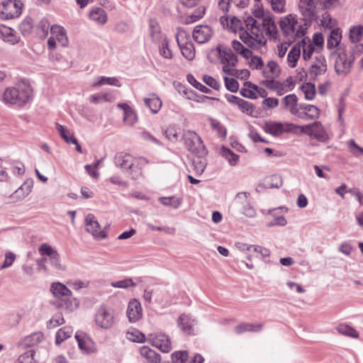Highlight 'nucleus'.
Returning a JSON list of instances; mask_svg holds the SVG:
<instances>
[{"label": "nucleus", "mask_w": 363, "mask_h": 363, "mask_svg": "<svg viewBox=\"0 0 363 363\" xmlns=\"http://www.w3.org/2000/svg\"><path fill=\"white\" fill-rule=\"evenodd\" d=\"M363 35V26L359 24L350 29V40L352 43L359 42Z\"/></svg>", "instance_id": "nucleus-42"}, {"label": "nucleus", "mask_w": 363, "mask_h": 363, "mask_svg": "<svg viewBox=\"0 0 363 363\" xmlns=\"http://www.w3.org/2000/svg\"><path fill=\"white\" fill-rule=\"evenodd\" d=\"M50 34L62 46L65 47L67 45L68 38L67 33L62 26L58 24H52L50 27Z\"/></svg>", "instance_id": "nucleus-21"}, {"label": "nucleus", "mask_w": 363, "mask_h": 363, "mask_svg": "<svg viewBox=\"0 0 363 363\" xmlns=\"http://www.w3.org/2000/svg\"><path fill=\"white\" fill-rule=\"evenodd\" d=\"M89 19L98 23H106L107 21V15L104 9L100 7H94L89 12Z\"/></svg>", "instance_id": "nucleus-31"}, {"label": "nucleus", "mask_w": 363, "mask_h": 363, "mask_svg": "<svg viewBox=\"0 0 363 363\" xmlns=\"http://www.w3.org/2000/svg\"><path fill=\"white\" fill-rule=\"evenodd\" d=\"M238 210L245 216L252 218L255 216V211L248 201L238 206Z\"/></svg>", "instance_id": "nucleus-47"}, {"label": "nucleus", "mask_w": 363, "mask_h": 363, "mask_svg": "<svg viewBox=\"0 0 363 363\" xmlns=\"http://www.w3.org/2000/svg\"><path fill=\"white\" fill-rule=\"evenodd\" d=\"M160 54L164 58H172V52L169 48V40L167 38H164L163 41L161 42V46L160 47Z\"/></svg>", "instance_id": "nucleus-51"}, {"label": "nucleus", "mask_w": 363, "mask_h": 363, "mask_svg": "<svg viewBox=\"0 0 363 363\" xmlns=\"http://www.w3.org/2000/svg\"><path fill=\"white\" fill-rule=\"evenodd\" d=\"M301 90L304 93L305 98L307 100H313L315 97L316 91L315 86L311 82H306L300 87Z\"/></svg>", "instance_id": "nucleus-39"}, {"label": "nucleus", "mask_w": 363, "mask_h": 363, "mask_svg": "<svg viewBox=\"0 0 363 363\" xmlns=\"http://www.w3.org/2000/svg\"><path fill=\"white\" fill-rule=\"evenodd\" d=\"M86 230L91 233L95 238L103 239L107 234L101 230V226L93 214H88L85 218Z\"/></svg>", "instance_id": "nucleus-12"}, {"label": "nucleus", "mask_w": 363, "mask_h": 363, "mask_svg": "<svg viewBox=\"0 0 363 363\" xmlns=\"http://www.w3.org/2000/svg\"><path fill=\"white\" fill-rule=\"evenodd\" d=\"M50 291L59 298L57 304L58 308H65L69 311H72L77 308V300L72 298V291L65 284L60 282L52 283Z\"/></svg>", "instance_id": "nucleus-3"}, {"label": "nucleus", "mask_w": 363, "mask_h": 363, "mask_svg": "<svg viewBox=\"0 0 363 363\" xmlns=\"http://www.w3.org/2000/svg\"><path fill=\"white\" fill-rule=\"evenodd\" d=\"M206 9L204 6L198 7L190 16L191 23L200 20L205 14Z\"/></svg>", "instance_id": "nucleus-58"}, {"label": "nucleus", "mask_w": 363, "mask_h": 363, "mask_svg": "<svg viewBox=\"0 0 363 363\" xmlns=\"http://www.w3.org/2000/svg\"><path fill=\"white\" fill-rule=\"evenodd\" d=\"M112 286L116 288L128 289L129 287H135L136 284L132 279H125L124 280L118 281L112 283Z\"/></svg>", "instance_id": "nucleus-56"}, {"label": "nucleus", "mask_w": 363, "mask_h": 363, "mask_svg": "<svg viewBox=\"0 0 363 363\" xmlns=\"http://www.w3.org/2000/svg\"><path fill=\"white\" fill-rule=\"evenodd\" d=\"M150 36L154 42L161 43L164 38H167L165 35L162 33L159 24H150Z\"/></svg>", "instance_id": "nucleus-36"}, {"label": "nucleus", "mask_w": 363, "mask_h": 363, "mask_svg": "<svg viewBox=\"0 0 363 363\" xmlns=\"http://www.w3.org/2000/svg\"><path fill=\"white\" fill-rule=\"evenodd\" d=\"M230 0H219L218 6L224 13L220 18V23H241V21L234 16L226 14Z\"/></svg>", "instance_id": "nucleus-23"}, {"label": "nucleus", "mask_w": 363, "mask_h": 363, "mask_svg": "<svg viewBox=\"0 0 363 363\" xmlns=\"http://www.w3.org/2000/svg\"><path fill=\"white\" fill-rule=\"evenodd\" d=\"M220 155L228 161L231 166L237 164L239 156L233 152L230 149L223 146L220 149Z\"/></svg>", "instance_id": "nucleus-35"}, {"label": "nucleus", "mask_w": 363, "mask_h": 363, "mask_svg": "<svg viewBox=\"0 0 363 363\" xmlns=\"http://www.w3.org/2000/svg\"><path fill=\"white\" fill-rule=\"evenodd\" d=\"M316 60H318V57H316ZM318 62L321 63L323 67L316 64H314L310 67V69L308 72L311 76V79L314 81L317 80L318 75L324 74L327 70V65L325 57H321L318 60Z\"/></svg>", "instance_id": "nucleus-25"}, {"label": "nucleus", "mask_w": 363, "mask_h": 363, "mask_svg": "<svg viewBox=\"0 0 363 363\" xmlns=\"http://www.w3.org/2000/svg\"><path fill=\"white\" fill-rule=\"evenodd\" d=\"M301 55L300 45H294L289 51L287 60L289 63V66L292 68L296 66L297 62Z\"/></svg>", "instance_id": "nucleus-33"}, {"label": "nucleus", "mask_w": 363, "mask_h": 363, "mask_svg": "<svg viewBox=\"0 0 363 363\" xmlns=\"http://www.w3.org/2000/svg\"><path fill=\"white\" fill-rule=\"evenodd\" d=\"M75 338L78 342L79 348L85 354H91L96 351L93 340L84 334L77 333Z\"/></svg>", "instance_id": "nucleus-19"}, {"label": "nucleus", "mask_w": 363, "mask_h": 363, "mask_svg": "<svg viewBox=\"0 0 363 363\" xmlns=\"http://www.w3.org/2000/svg\"><path fill=\"white\" fill-rule=\"evenodd\" d=\"M297 128L311 137H314L318 140H322L325 137V132L322 124L320 122H314L306 125H297Z\"/></svg>", "instance_id": "nucleus-13"}, {"label": "nucleus", "mask_w": 363, "mask_h": 363, "mask_svg": "<svg viewBox=\"0 0 363 363\" xmlns=\"http://www.w3.org/2000/svg\"><path fill=\"white\" fill-rule=\"evenodd\" d=\"M252 13L255 18L262 21V23H274L270 11L264 10L259 5L255 6Z\"/></svg>", "instance_id": "nucleus-24"}, {"label": "nucleus", "mask_w": 363, "mask_h": 363, "mask_svg": "<svg viewBox=\"0 0 363 363\" xmlns=\"http://www.w3.org/2000/svg\"><path fill=\"white\" fill-rule=\"evenodd\" d=\"M35 354V352L33 350H29L20 355L16 363H36Z\"/></svg>", "instance_id": "nucleus-45"}, {"label": "nucleus", "mask_w": 363, "mask_h": 363, "mask_svg": "<svg viewBox=\"0 0 363 363\" xmlns=\"http://www.w3.org/2000/svg\"><path fill=\"white\" fill-rule=\"evenodd\" d=\"M144 102L152 113H157L162 106V101L155 94H152L150 98H145Z\"/></svg>", "instance_id": "nucleus-29"}, {"label": "nucleus", "mask_w": 363, "mask_h": 363, "mask_svg": "<svg viewBox=\"0 0 363 363\" xmlns=\"http://www.w3.org/2000/svg\"><path fill=\"white\" fill-rule=\"evenodd\" d=\"M159 201L164 206H169L174 208H178L181 205V201L179 199H177L174 196L171 197H160Z\"/></svg>", "instance_id": "nucleus-48"}, {"label": "nucleus", "mask_w": 363, "mask_h": 363, "mask_svg": "<svg viewBox=\"0 0 363 363\" xmlns=\"http://www.w3.org/2000/svg\"><path fill=\"white\" fill-rule=\"evenodd\" d=\"M188 82L196 89H199L203 93L209 94L211 93V90L207 88L206 86L199 82L192 74H188L187 77Z\"/></svg>", "instance_id": "nucleus-50"}, {"label": "nucleus", "mask_w": 363, "mask_h": 363, "mask_svg": "<svg viewBox=\"0 0 363 363\" xmlns=\"http://www.w3.org/2000/svg\"><path fill=\"white\" fill-rule=\"evenodd\" d=\"M137 120V115L132 108L123 113V122L129 125H133Z\"/></svg>", "instance_id": "nucleus-54"}, {"label": "nucleus", "mask_w": 363, "mask_h": 363, "mask_svg": "<svg viewBox=\"0 0 363 363\" xmlns=\"http://www.w3.org/2000/svg\"><path fill=\"white\" fill-rule=\"evenodd\" d=\"M212 54L220 58L223 64H228L231 67H235L237 65L238 57L229 48H223L221 45H219L216 50H212L211 52L208 55L210 62H213V60H211V55Z\"/></svg>", "instance_id": "nucleus-9"}, {"label": "nucleus", "mask_w": 363, "mask_h": 363, "mask_svg": "<svg viewBox=\"0 0 363 363\" xmlns=\"http://www.w3.org/2000/svg\"><path fill=\"white\" fill-rule=\"evenodd\" d=\"M225 97L228 102L237 105L243 113H245L249 116H254L253 112L255 107L252 104L231 94H226Z\"/></svg>", "instance_id": "nucleus-16"}, {"label": "nucleus", "mask_w": 363, "mask_h": 363, "mask_svg": "<svg viewBox=\"0 0 363 363\" xmlns=\"http://www.w3.org/2000/svg\"><path fill=\"white\" fill-rule=\"evenodd\" d=\"M245 26L253 34H255L254 29L259 30L260 27L267 29V33L270 35H272L273 33H277V32L276 24H245Z\"/></svg>", "instance_id": "nucleus-40"}, {"label": "nucleus", "mask_w": 363, "mask_h": 363, "mask_svg": "<svg viewBox=\"0 0 363 363\" xmlns=\"http://www.w3.org/2000/svg\"><path fill=\"white\" fill-rule=\"evenodd\" d=\"M177 42L182 55L188 60H192L195 57V48L192 41L186 38L184 40L177 36Z\"/></svg>", "instance_id": "nucleus-17"}, {"label": "nucleus", "mask_w": 363, "mask_h": 363, "mask_svg": "<svg viewBox=\"0 0 363 363\" xmlns=\"http://www.w3.org/2000/svg\"><path fill=\"white\" fill-rule=\"evenodd\" d=\"M43 334L42 333H34L32 335L27 336L24 340V344L26 346L32 347L43 340Z\"/></svg>", "instance_id": "nucleus-46"}, {"label": "nucleus", "mask_w": 363, "mask_h": 363, "mask_svg": "<svg viewBox=\"0 0 363 363\" xmlns=\"http://www.w3.org/2000/svg\"><path fill=\"white\" fill-rule=\"evenodd\" d=\"M55 126L60 136L67 143H76V138L73 135H70L69 130H67L65 126L57 123H55Z\"/></svg>", "instance_id": "nucleus-37"}, {"label": "nucleus", "mask_w": 363, "mask_h": 363, "mask_svg": "<svg viewBox=\"0 0 363 363\" xmlns=\"http://www.w3.org/2000/svg\"><path fill=\"white\" fill-rule=\"evenodd\" d=\"M0 38L3 40L14 44L18 42L16 31L4 24H0Z\"/></svg>", "instance_id": "nucleus-27"}, {"label": "nucleus", "mask_w": 363, "mask_h": 363, "mask_svg": "<svg viewBox=\"0 0 363 363\" xmlns=\"http://www.w3.org/2000/svg\"><path fill=\"white\" fill-rule=\"evenodd\" d=\"M213 35V29L208 24H199L193 30V37L194 40L200 43L208 42Z\"/></svg>", "instance_id": "nucleus-14"}, {"label": "nucleus", "mask_w": 363, "mask_h": 363, "mask_svg": "<svg viewBox=\"0 0 363 363\" xmlns=\"http://www.w3.org/2000/svg\"><path fill=\"white\" fill-rule=\"evenodd\" d=\"M141 304L137 299H132L128 306L127 308V316L129 319V321L131 323H135L140 320L142 318L143 312H142Z\"/></svg>", "instance_id": "nucleus-18"}, {"label": "nucleus", "mask_w": 363, "mask_h": 363, "mask_svg": "<svg viewBox=\"0 0 363 363\" xmlns=\"http://www.w3.org/2000/svg\"><path fill=\"white\" fill-rule=\"evenodd\" d=\"M298 8L305 23H331L332 18L328 11L320 9L315 11V0H300Z\"/></svg>", "instance_id": "nucleus-1"}, {"label": "nucleus", "mask_w": 363, "mask_h": 363, "mask_svg": "<svg viewBox=\"0 0 363 363\" xmlns=\"http://www.w3.org/2000/svg\"><path fill=\"white\" fill-rule=\"evenodd\" d=\"M104 84L113 85L121 86L118 79L116 77H100L99 80L92 84L93 87L99 86Z\"/></svg>", "instance_id": "nucleus-43"}, {"label": "nucleus", "mask_w": 363, "mask_h": 363, "mask_svg": "<svg viewBox=\"0 0 363 363\" xmlns=\"http://www.w3.org/2000/svg\"><path fill=\"white\" fill-rule=\"evenodd\" d=\"M134 161L132 155L123 152L116 153L114 157L116 166L126 172L132 179L136 180L142 175V171L138 166L134 165Z\"/></svg>", "instance_id": "nucleus-5"}, {"label": "nucleus", "mask_w": 363, "mask_h": 363, "mask_svg": "<svg viewBox=\"0 0 363 363\" xmlns=\"http://www.w3.org/2000/svg\"><path fill=\"white\" fill-rule=\"evenodd\" d=\"M287 223L286 218L284 216H279L274 218L270 222L267 224V227H272L274 225L284 226Z\"/></svg>", "instance_id": "nucleus-62"}, {"label": "nucleus", "mask_w": 363, "mask_h": 363, "mask_svg": "<svg viewBox=\"0 0 363 363\" xmlns=\"http://www.w3.org/2000/svg\"><path fill=\"white\" fill-rule=\"evenodd\" d=\"M189 357L188 352L186 350L175 352L172 354L173 363H184Z\"/></svg>", "instance_id": "nucleus-52"}, {"label": "nucleus", "mask_w": 363, "mask_h": 363, "mask_svg": "<svg viewBox=\"0 0 363 363\" xmlns=\"http://www.w3.org/2000/svg\"><path fill=\"white\" fill-rule=\"evenodd\" d=\"M203 157H204L197 156V157L195 158L192 162L194 170L199 175L201 174L206 167V160L204 159Z\"/></svg>", "instance_id": "nucleus-41"}, {"label": "nucleus", "mask_w": 363, "mask_h": 363, "mask_svg": "<svg viewBox=\"0 0 363 363\" xmlns=\"http://www.w3.org/2000/svg\"><path fill=\"white\" fill-rule=\"evenodd\" d=\"M264 130L266 133L274 136H279L285 131L282 123L279 122H267Z\"/></svg>", "instance_id": "nucleus-28"}, {"label": "nucleus", "mask_w": 363, "mask_h": 363, "mask_svg": "<svg viewBox=\"0 0 363 363\" xmlns=\"http://www.w3.org/2000/svg\"><path fill=\"white\" fill-rule=\"evenodd\" d=\"M250 65L253 69H261L264 66V62L259 56H252L250 62Z\"/></svg>", "instance_id": "nucleus-63"}, {"label": "nucleus", "mask_w": 363, "mask_h": 363, "mask_svg": "<svg viewBox=\"0 0 363 363\" xmlns=\"http://www.w3.org/2000/svg\"><path fill=\"white\" fill-rule=\"evenodd\" d=\"M342 39V31L339 28H335L331 30L330 33L327 40V48L328 49H333L339 47Z\"/></svg>", "instance_id": "nucleus-26"}, {"label": "nucleus", "mask_w": 363, "mask_h": 363, "mask_svg": "<svg viewBox=\"0 0 363 363\" xmlns=\"http://www.w3.org/2000/svg\"><path fill=\"white\" fill-rule=\"evenodd\" d=\"M38 250L41 255H47L49 257V262L55 269L61 271L65 269V266L60 262L59 253L50 245L44 243L40 246Z\"/></svg>", "instance_id": "nucleus-10"}, {"label": "nucleus", "mask_w": 363, "mask_h": 363, "mask_svg": "<svg viewBox=\"0 0 363 363\" xmlns=\"http://www.w3.org/2000/svg\"><path fill=\"white\" fill-rule=\"evenodd\" d=\"M195 320L185 313L179 315L177 323L181 330L187 335L194 334V325Z\"/></svg>", "instance_id": "nucleus-22"}, {"label": "nucleus", "mask_w": 363, "mask_h": 363, "mask_svg": "<svg viewBox=\"0 0 363 363\" xmlns=\"http://www.w3.org/2000/svg\"><path fill=\"white\" fill-rule=\"evenodd\" d=\"M140 353L151 363H160L161 362L160 355L147 346L142 347Z\"/></svg>", "instance_id": "nucleus-30"}, {"label": "nucleus", "mask_w": 363, "mask_h": 363, "mask_svg": "<svg viewBox=\"0 0 363 363\" xmlns=\"http://www.w3.org/2000/svg\"><path fill=\"white\" fill-rule=\"evenodd\" d=\"M16 259V255L13 252H9L5 255V260L0 267V269H4L10 267Z\"/></svg>", "instance_id": "nucleus-59"}, {"label": "nucleus", "mask_w": 363, "mask_h": 363, "mask_svg": "<svg viewBox=\"0 0 363 363\" xmlns=\"http://www.w3.org/2000/svg\"><path fill=\"white\" fill-rule=\"evenodd\" d=\"M331 55L336 57L334 65L336 74L343 76L349 74L354 61V56L352 54L347 55L345 46H339Z\"/></svg>", "instance_id": "nucleus-4"}, {"label": "nucleus", "mask_w": 363, "mask_h": 363, "mask_svg": "<svg viewBox=\"0 0 363 363\" xmlns=\"http://www.w3.org/2000/svg\"><path fill=\"white\" fill-rule=\"evenodd\" d=\"M203 80L210 87L213 88L215 90H219L220 86L219 83L213 77L206 74L203 75Z\"/></svg>", "instance_id": "nucleus-60"}, {"label": "nucleus", "mask_w": 363, "mask_h": 363, "mask_svg": "<svg viewBox=\"0 0 363 363\" xmlns=\"http://www.w3.org/2000/svg\"><path fill=\"white\" fill-rule=\"evenodd\" d=\"M267 66L269 69V72L275 77H279L281 74V69L279 67V65L275 61H269Z\"/></svg>", "instance_id": "nucleus-64"}, {"label": "nucleus", "mask_w": 363, "mask_h": 363, "mask_svg": "<svg viewBox=\"0 0 363 363\" xmlns=\"http://www.w3.org/2000/svg\"><path fill=\"white\" fill-rule=\"evenodd\" d=\"M50 24H20V29L23 35H26L33 30L36 33V35L41 39H44L48 34Z\"/></svg>", "instance_id": "nucleus-15"}, {"label": "nucleus", "mask_w": 363, "mask_h": 363, "mask_svg": "<svg viewBox=\"0 0 363 363\" xmlns=\"http://www.w3.org/2000/svg\"><path fill=\"white\" fill-rule=\"evenodd\" d=\"M282 104L286 108L297 106L298 98L294 94L286 95L282 99Z\"/></svg>", "instance_id": "nucleus-53"}, {"label": "nucleus", "mask_w": 363, "mask_h": 363, "mask_svg": "<svg viewBox=\"0 0 363 363\" xmlns=\"http://www.w3.org/2000/svg\"><path fill=\"white\" fill-rule=\"evenodd\" d=\"M299 109L305 110V112L308 113V119L310 120L316 119L320 116L319 108L314 105L302 104L299 105Z\"/></svg>", "instance_id": "nucleus-38"}, {"label": "nucleus", "mask_w": 363, "mask_h": 363, "mask_svg": "<svg viewBox=\"0 0 363 363\" xmlns=\"http://www.w3.org/2000/svg\"><path fill=\"white\" fill-rule=\"evenodd\" d=\"M153 346L159 348L162 352H169L171 349V342L169 337L164 334L155 335L152 338Z\"/></svg>", "instance_id": "nucleus-20"}, {"label": "nucleus", "mask_w": 363, "mask_h": 363, "mask_svg": "<svg viewBox=\"0 0 363 363\" xmlns=\"http://www.w3.org/2000/svg\"><path fill=\"white\" fill-rule=\"evenodd\" d=\"M282 185V179L281 176L274 174L265 181L264 186L268 189H279Z\"/></svg>", "instance_id": "nucleus-44"}, {"label": "nucleus", "mask_w": 363, "mask_h": 363, "mask_svg": "<svg viewBox=\"0 0 363 363\" xmlns=\"http://www.w3.org/2000/svg\"><path fill=\"white\" fill-rule=\"evenodd\" d=\"M33 186V180L32 179H28L18 188V189H17L16 191V193L18 194L20 191H22L23 195H22L21 198L23 199L31 192Z\"/></svg>", "instance_id": "nucleus-49"}, {"label": "nucleus", "mask_w": 363, "mask_h": 363, "mask_svg": "<svg viewBox=\"0 0 363 363\" xmlns=\"http://www.w3.org/2000/svg\"><path fill=\"white\" fill-rule=\"evenodd\" d=\"M32 89L25 82L16 84L15 87L7 88L4 93V101L7 104L18 106H24L31 99Z\"/></svg>", "instance_id": "nucleus-2"}, {"label": "nucleus", "mask_w": 363, "mask_h": 363, "mask_svg": "<svg viewBox=\"0 0 363 363\" xmlns=\"http://www.w3.org/2000/svg\"><path fill=\"white\" fill-rule=\"evenodd\" d=\"M23 4L20 1H5L0 4V19L6 21L17 18L21 14Z\"/></svg>", "instance_id": "nucleus-7"}, {"label": "nucleus", "mask_w": 363, "mask_h": 363, "mask_svg": "<svg viewBox=\"0 0 363 363\" xmlns=\"http://www.w3.org/2000/svg\"><path fill=\"white\" fill-rule=\"evenodd\" d=\"M94 320L96 325L101 329L111 328L115 323L112 309L104 305L101 306L95 313Z\"/></svg>", "instance_id": "nucleus-8"}, {"label": "nucleus", "mask_w": 363, "mask_h": 363, "mask_svg": "<svg viewBox=\"0 0 363 363\" xmlns=\"http://www.w3.org/2000/svg\"><path fill=\"white\" fill-rule=\"evenodd\" d=\"M348 147L350 152L355 157H359L363 155V147L356 144L354 140H350L349 141Z\"/></svg>", "instance_id": "nucleus-57"}, {"label": "nucleus", "mask_w": 363, "mask_h": 363, "mask_svg": "<svg viewBox=\"0 0 363 363\" xmlns=\"http://www.w3.org/2000/svg\"><path fill=\"white\" fill-rule=\"evenodd\" d=\"M337 331L345 336L354 337V338H358L359 337V333L354 328L350 326L347 324H340L336 327Z\"/></svg>", "instance_id": "nucleus-34"}, {"label": "nucleus", "mask_w": 363, "mask_h": 363, "mask_svg": "<svg viewBox=\"0 0 363 363\" xmlns=\"http://www.w3.org/2000/svg\"><path fill=\"white\" fill-rule=\"evenodd\" d=\"M183 139L185 147L196 156L205 157L208 154L201 138L195 132L186 131L184 133Z\"/></svg>", "instance_id": "nucleus-6"}, {"label": "nucleus", "mask_w": 363, "mask_h": 363, "mask_svg": "<svg viewBox=\"0 0 363 363\" xmlns=\"http://www.w3.org/2000/svg\"><path fill=\"white\" fill-rule=\"evenodd\" d=\"M224 29L228 30L229 32L236 33H239L240 39L246 44L249 48L255 47L254 38L245 29L242 25L239 24H222Z\"/></svg>", "instance_id": "nucleus-11"}, {"label": "nucleus", "mask_w": 363, "mask_h": 363, "mask_svg": "<svg viewBox=\"0 0 363 363\" xmlns=\"http://www.w3.org/2000/svg\"><path fill=\"white\" fill-rule=\"evenodd\" d=\"M164 134L169 140H177L178 138L179 132L174 126H169L165 130Z\"/></svg>", "instance_id": "nucleus-61"}, {"label": "nucleus", "mask_w": 363, "mask_h": 363, "mask_svg": "<svg viewBox=\"0 0 363 363\" xmlns=\"http://www.w3.org/2000/svg\"><path fill=\"white\" fill-rule=\"evenodd\" d=\"M262 328V324H250L247 323H242L238 325L235 328V332L237 334H241L244 332H258Z\"/></svg>", "instance_id": "nucleus-32"}, {"label": "nucleus", "mask_w": 363, "mask_h": 363, "mask_svg": "<svg viewBox=\"0 0 363 363\" xmlns=\"http://www.w3.org/2000/svg\"><path fill=\"white\" fill-rule=\"evenodd\" d=\"M225 85L228 90L231 92H237L239 89V83L233 78L224 77Z\"/></svg>", "instance_id": "nucleus-55"}]
</instances>
